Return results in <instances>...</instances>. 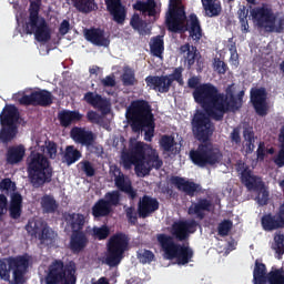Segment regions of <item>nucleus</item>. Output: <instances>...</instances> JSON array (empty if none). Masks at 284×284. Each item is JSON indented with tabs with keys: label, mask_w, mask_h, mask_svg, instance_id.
Instances as JSON below:
<instances>
[{
	"label": "nucleus",
	"mask_w": 284,
	"mask_h": 284,
	"mask_svg": "<svg viewBox=\"0 0 284 284\" xmlns=\"http://www.w3.org/2000/svg\"><path fill=\"white\" fill-rule=\"evenodd\" d=\"M191 128L194 139L202 142L189 153L192 163L201 169L219 165L223 160V154L212 142H207L215 131V125L210 114L197 110L191 120Z\"/></svg>",
	"instance_id": "nucleus-1"
},
{
	"label": "nucleus",
	"mask_w": 284,
	"mask_h": 284,
	"mask_svg": "<svg viewBox=\"0 0 284 284\" xmlns=\"http://www.w3.org/2000/svg\"><path fill=\"white\" fill-rule=\"evenodd\" d=\"M200 223L194 220H179L171 224V235L159 233L158 242L169 260H176L179 265H185L191 262L194 256L193 250L186 246L176 244L175 241L184 242L197 231Z\"/></svg>",
	"instance_id": "nucleus-2"
},
{
	"label": "nucleus",
	"mask_w": 284,
	"mask_h": 284,
	"mask_svg": "<svg viewBox=\"0 0 284 284\" xmlns=\"http://www.w3.org/2000/svg\"><path fill=\"white\" fill-rule=\"evenodd\" d=\"M121 161L125 170L134 165L138 176L149 175L153 169L160 170L163 165L158 151L142 141L131 143L129 150L122 152Z\"/></svg>",
	"instance_id": "nucleus-3"
},
{
	"label": "nucleus",
	"mask_w": 284,
	"mask_h": 284,
	"mask_svg": "<svg viewBox=\"0 0 284 284\" xmlns=\"http://www.w3.org/2000/svg\"><path fill=\"white\" fill-rule=\"evenodd\" d=\"M180 0H169V12H166V30L183 34L186 31L194 41L203 38V29L196 14L191 13L187 18L184 4H178Z\"/></svg>",
	"instance_id": "nucleus-4"
},
{
	"label": "nucleus",
	"mask_w": 284,
	"mask_h": 284,
	"mask_svg": "<svg viewBox=\"0 0 284 284\" xmlns=\"http://www.w3.org/2000/svg\"><path fill=\"white\" fill-rule=\"evenodd\" d=\"M125 118L133 133L144 132V141L152 142L155 132V118L150 102L138 99L126 109Z\"/></svg>",
	"instance_id": "nucleus-5"
},
{
	"label": "nucleus",
	"mask_w": 284,
	"mask_h": 284,
	"mask_svg": "<svg viewBox=\"0 0 284 284\" xmlns=\"http://www.w3.org/2000/svg\"><path fill=\"white\" fill-rule=\"evenodd\" d=\"M26 164L28 179L32 187H43L52 182L54 169L45 154L31 151L27 156Z\"/></svg>",
	"instance_id": "nucleus-6"
},
{
	"label": "nucleus",
	"mask_w": 284,
	"mask_h": 284,
	"mask_svg": "<svg viewBox=\"0 0 284 284\" xmlns=\"http://www.w3.org/2000/svg\"><path fill=\"white\" fill-rule=\"evenodd\" d=\"M236 171L241 174V182L246 186V190L253 191L256 195V201L260 207L268 205L270 191L262 178L254 175L251 168L245 162H239Z\"/></svg>",
	"instance_id": "nucleus-7"
},
{
	"label": "nucleus",
	"mask_w": 284,
	"mask_h": 284,
	"mask_svg": "<svg viewBox=\"0 0 284 284\" xmlns=\"http://www.w3.org/2000/svg\"><path fill=\"white\" fill-rule=\"evenodd\" d=\"M223 93L212 82L199 84L197 89L192 92V97L196 103L214 120L215 113L222 109Z\"/></svg>",
	"instance_id": "nucleus-8"
},
{
	"label": "nucleus",
	"mask_w": 284,
	"mask_h": 284,
	"mask_svg": "<svg viewBox=\"0 0 284 284\" xmlns=\"http://www.w3.org/2000/svg\"><path fill=\"white\" fill-rule=\"evenodd\" d=\"M8 264L4 260H0V278L7 283L24 284L27 283L26 275L30 267V256L28 254L9 257ZM12 272L13 281L11 282L10 273Z\"/></svg>",
	"instance_id": "nucleus-9"
},
{
	"label": "nucleus",
	"mask_w": 284,
	"mask_h": 284,
	"mask_svg": "<svg viewBox=\"0 0 284 284\" xmlns=\"http://www.w3.org/2000/svg\"><path fill=\"white\" fill-rule=\"evenodd\" d=\"M77 267L74 262L64 264L61 260H54L49 266L44 276L45 284H75Z\"/></svg>",
	"instance_id": "nucleus-10"
},
{
	"label": "nucleus",
	"mask_w": 284,
	"mask_h": 284,
	"mask_svg": "<svg viewBox=\"0 0 284 284\" xmlns=\"http://www.w3.org/2000/svg\"><path fill=\"white\" fill-rule=\"evenodd\" d=\"M129 247L130 237L126 233L118 232L113 234L108 241L105 264L110 267L119 266Z\"/></svg>",
	"instance_id": "nucleus-11"
},
{
	"label": "nucleus",
	"mask_w": 284,
	"mask_h": 284,
	"mask_svg": "<svg viewBox=\"0 0 284 284\" xmlns=\"http://www.w3.org/2000/svg\"><path fill=\"white\" fill-rule=\"evenodd\" d=\"M183 67L174 68L173 72L165 75H148L145 83L150 90H154L160 93H169L174 81L180 85L184 84Z\"/></svg>",
	"instance_id": "nucleus-12"
},
{
	"label": "nucleus",
	"mask_w": 284,
	"mask_h": 284,
	"mask_svg": "<svg viewBox=\"0 0 284 284\" xmlns=\"http://www.w3.org/2000/svg\"><path fill=\"white\" fill-rule=\"evenodd\" d=\"M253 284H284L283 268H275L267 273L265 264L255 261L253 270Z\"/></svg>",
	"instance_id": "nucleus-13"
},
{
	"label": "nucleus",
	"mask_w": 284,
	"mask_h": 284,
	"mask_svg": "<svg viewBox=\"0 0 284 284\" xmlns=\"http://www.w3.org/2000/svg\"><path fill=\"white\" fill-rule=\"evenodd\" d=\"M251 16L258 28L264 29L266 32H274V23H276L277 18L273 9L257 7L256 9H252Z\"/></svg>",
	"instance_id": "nucleus-14"
},
{
	"label": "nucleus",
	"mask_w": 284,
	"mask_h": 284,
	"mask_svg": "<svg viewBox=\"0 0 284 284\" xmlns=\"http://www.w3.org/2000/svg\"><path fill=\"white\" fill-rule=\"evenodd\" d=\"M54 97L47 90L33 91L29 95H22L18 102L22 105L50 106Z\"/></svg>",
	"instance_id": "nucleus-15"
},
{
	"label": "nucleus",
	"mask_w": 284,
	"mask_h": 284,
	"mask_svg": "<svg viewBox=\"0 0 284 284\" xmlns=\"http://www.w3.org/2000/svg\"><path fill=\"white\" fill-rule=\"evenodd\" d=\"M24 30L28 34L34 33V38L39 43H48L52 39V30L44 18H40L34 27L26 24Z\"/></svg>",
	"instance_id": "nucleus-16"
},
{
	"label": "nucleus",
	"mask_w": 284,
	"mask_h": 284,
	"mask_svg": "<svg viewBox=\"0 0 284 284\" xmlns=\"http://www.w3.org/2000/svg\"><path fill=\"white\" fill-rule=\"evenodd\" d=\"M214 209L211 200L206 197H199L195 202H191L187 209V215L194 216L199 221H204L209 213Z\"/></svg>",
	"instance_id": "nucleus-17"
},
{
	"label": "nucleus",
	"mask_w": 284,
	"mask_h": 284,
	"mask_svg": "<svg viewBox=\"0 0 284 284\" xmlns=\"http://www.w3.org/2000/svg\"><path fill=\"white\" fill-rule=\"evenodd\" d=\"M251 103L255 113L265 116L268 113L267 93L264 88L251 90Z\"/></svg>",
	"instance_id": "nucleus-18"
},
{
	"label": "nucleus",
	"mask_w": 284,
	"mask_h": 284,
	"mask_svg": "<svg viewBox=\"0 0 284 284\" xmlns=\"http://www.w3.org/2000/svg\"><path fill=\"white\" fill-rule=\"evenodd\" d=\"M160 209L158 199L150 195H143L138 203V215L140 219H148Z\"/></svg>",
	"instance_id": "nucleus-19"
},
{
	"label": "nucleus",
	"mask_w": 284,
	"mask_h": 284,
	"mask_svg": "<svg viewBox=\"0 0 284 284\" xmlns=\"http://www.w3.org/2000/svg\"><path fill=\"white\" fill-rule=\"evenodd\" d=\"M242 105L243 103L239 101V99L233 93H231L229 101H227V97L224 93H222V108L216 109L213 120L222 121L225 113L236 112L242 108Z\"/></svg>",
	"instance_id": "nucleus-20"
},
{
	"label": "nucleus",
	"mask_w": 284,
	"mask_h": 284,
	"mask_svg": "<svg viewBox=\"0 0 284 284\" xmlns=\"http://www.w3.org/2000/svg\"><path fill=\"white\" fill-rule=\"evenodd\" d=\"M106 11L112 16V20L118 24H124L128 11L122 0H104Z\"/></svg>",
	"instance_id": "nucleus-21"
},
{
	"label": "nucleus",
	"mask_w": 284,
	"mask_h": 284,
	"mask_svg": "<svg viewBox=\"0 0 284 284\" xmlns=\"http://www.w3.org/2000/svg\"><path fill=\"white\" fill-rule=\"evenodd\" d=\"M71 139L82 146L91 148L97 141V135L84 128L74 126L70 132Z\"/></svg>",
	"instance_id": "nucleus-22"
},
{
	"label": "nucleus",
	"mask_w": 284,
	"mask_h": 284,
	"mask_svg": "<svg viewBox=\"0 0 284 284\" xmlns=\"http://www.w3.org/2000/svg\"><path fill=\"white\" fill-rule=\"evenodd\" d=\"M171 184L191 197L195 196V193H200L202 191V186L200 184L180 176H171Z\"/></svg>",
	"instance_id": "nucleus-23"
},
{
	"label": "nucleus",
	"mask_w": 284,
	"mask_h": 284,
	"mask_svg": "<svg viewBox=\"0 0 284 284\" xmlns=\"http://www.w3.org/2000/svg\"><path fill=\"white\" fill-rule=\"evenodd\" d=\"M84 37L93 45L98 48H109L111 41L109 38H105V31L100 28H91L84 30Z\"/></svg>",
	"instance_id": "nucleus-24"
},
{
	"label": "nucleus",
	"mask_w": 284,
	"mask_h": 284,
	"mask_svg": "<svg viewBox=\"0 0 284 284\" xmlns=\"http://www.w3.org/2000/svg\"><path fill=\"white\" fill-rule=\"evenodd\" d=\"M89 245V237L84 231H77L71 233L69 248L73 254L82 253Z\"/></svg>",
	"instance_id": "nucleus-25"
},
{
	"label": "nucleus",
	"mask_w": 284,
	"mask_h": 284,
	"mask_svg": "<svg viewBox=\"0 0 284 284\" xmlns=\"http://www.w3.org/2000/svg\"><path fill=\"white\" fill-rule=\"evenodd\" d=\"M261 227L264 232H274L284 229V222L275 213H265L261 216Z\"/></svg>",
	"instance_id": "nucleus-26"
},
{
	"label": "nucleus",
	"mask_w": 284,
	"mask_h": 284,
	"mask_svg": "<svg viewBox=\"0 0 284 284\" xmlns=\"http://www.w3.org/2000/svg\"><path fill=\"white\" fill-rule=\"evenodd\" d=\"M116 172L119 173V175L114 176V184L116 189L124 192L131 201H134V199H136V190L132 187V181H130L129 178H125L121 170H118Z\"/></svg>",
	"instance_id": "nucleus-27"
},
{
	"label": "nucleus",
	"mask_w": 284,
	"mask_h": 284,
	"mask_svg": "<svg viewBox=\"0 0 284 284\" xmlns=\"http://www.w3.org/2000/svg\"><path fill=\"white\" fill-rule=\"evenodd\" d=\"M179 53L181 55H184V61L187 64V69L191 70L196 61L199 60V57H201L200 51L197 50V47L191 45L190 43H185L179 48Z\"/></svg>",
	"instance_id": "nucleus-28"
},
{
	"label": "nucleus",
	"mask_w": 284,
	"mask_h": 284,
	"mask_svg": "<svg viewBox=\"0 0 284 284\" xmlns=\"http://www.w3.org/2000/svg\"><path fill=\"white\" fill-rule=\"evenodd\" d=\"M83 118V114H81L79 111L73 110H62L58 113V120L63 129L70 128L73 123H79Z\"/></svg>",
	"instance_id": "nucleus-29"
},
{
	"label": "nucleus",
	"mask_w": 284,
	"mask_h": 284,
	"mask_svg": "<svg viewBox=\"0 0 284 284\" xmlns=\"http://www.w3.org/2000/svg\"><path fill=\"white\" fill-rule=\"evenodd\" d=\"M19 119L20 113L14 105H7L0 114V123L2 128H6V125H16Z\"/></svg>",
	"instance_id": "nucleus-30"
},
{
	"label": "nucleus",
	"mask_w": 284,
	"mask_h": 284,
	"mask_svg": "<svg viewBox=\"0 0 284 284\" xmlns=\"http://www.w3.org/2000/svg\"><path fill=\"white\" fill-rule=\"evenodd\" d=\"M64 220L68 226L71 227L72 233L83 232L84 225L87 223L85 216L82 213H65Z\"/></svg>",
	"instance_id": "nucleus-31"
},
{
	"label": "nucleus",
	"mask_w": 284,
	"mask_h": 284,
	"mask_svg": "<svg viewBox=\"0 0 284 284\" xmlns=\"http://www.w3.org/2000/svg\"><path fill=\"white\" fill-rule=\"evenodd\" d=\"M113 209L108 205L104 199H99L95 204L91 207V215L93 219L100 220L108 217L112 214Z\"/></svg>",
	"instance_id": "nucleus-32"
},
{
	"label": "nucleus",
	"mask_w": 284,
	"mask_h": 284,
	"mask_svg": "<svg viewBox=\"0 0 284 284\" xmlns=\"http://www.w3.org/2000/svg\"><path fill=\"white\" fill-rule=\"evenodd\" d=\"M158 4L155 0H136L133 4V10L148 14L149 17H156L158 14Z\"/></svg>",
	"instance_id": "nucleus-33"
},
{
	"label": "nucleus",
	"mask_w": 284,
	"mask_h": 284,
	"mask_svg": "<svg viewBox=\"0 0 284 284\" xmlns=\"http://www.w3.org/2000/svg\"><path fill=\"white\" fill-rule=\"evenodd\" d=\"M22 201L23 197L19 192H14L11 195V202H10V216L12 220H19L22 215Z\"/></svg>",
	"instance_id": "nucleus-34"
},
{
	"label": "nucleus",
	"mask_w": 284,
	"mask_h": 284,
	"mask_svg": "<svg viewBox=\"0 0 284 284\" xmlns=\"http://www.w3.org/2000/svg\"><path fill=\"white\" fill-rule=\"evenodd\" d=\"M26 155V148L20 145H13L8 149L7 152V162L11 165L20 163Z\"/></svg>",
	"instance_id": "nucleus-35"
},
{
	"label": "nucleus",
	"mask_w": 284,
	"mask_h": 284,
	"mask_svg": "<svg viewBox=\"0 0 284 284\" xmlns=\"http://www.w3.org/2000/svg\"><path fill=\"white\" fill-rule=\"evenodd\" d=\"M40 9H41V0H30L29 18L26 24H29L32 27L37 26L38 21L41 20Z\"/></svg>",
	"instance_id": "nucleus-36"
},
{
	"label": "nucleus",
	"mask_w": 284,
	"mask_h": 284,
	"mask_svg": "<svg viewBox=\"0 0 284 284\" xmlns=\"http://www.w3.org/2000/svg\"><path fill=\"white\" fill-rule=\"evenodd\" d=\"M83 100L91 104L93 108H98L100 110H106L109 103L105 99L102 98V95H99L93 92L85 93Z\"/></svg>",
	"instance_id": "nucleus-37"
},
{
	"label": "nucleus",
	"mask_w": 284,
	"mask_h": 284,
	"mask_svg": "<svg viewBox=\"0 0 284 284\" xmlns=\"http://www.w3.org/2000/svg\"><path fill=\"white\" fill-rule=\"evenodd\" d=\"M40 205L44 214H54L57 213V210H59L57 200H54V196L49 194H45L41 197Z\"/></svg>",
	"instance_id": "nucleus-38"
},
{
	"label": "nucleus",
	"mask_w": 284,
	"mask_h": 284,
	"mask_svg": "<svg viewBox=\"0 0 284 284\" xmlns=\"http://www.w3.org/2000/svg\"><path fill=\"white\" fill-rule=\"evenodd\" d=\"M73 7L82 13H91L98 10V4L95 0H71Z\"/></svg>",
	"instance_id": "nucleus-39"
},
{
	"label": "nucleus",
	"mask_w": 284,
	"mask_h": 284,
	"mask_svg": "<svg viewBox=\"0 0 284 284\" xmlns=\"http://www.w3.org/2000/svg\"><path fill=\"white\" fill-rule=\"evenodd\" d=\"M43 229V223L40 220L32 219L26 224V231L32 239H39Z\"/></svg>",
	"instance_id": "nucleus-40"
},
{
	"label": "nucleus",
	"mask_w": 284,
	"mask_h": 284,
	"mask_svg": "<svg viewBox=\"0 0 284 284\" xmlns=\"http://www.w3.org/2000/svg\"><path fill=\"white\" fill-rule=\"evenodd\" d=\"M82 156L80 150L74 148V145H67L63 159L68 165H72L78 162Z\"/></svg>",
	"instance_id": "nucleus-41"
},
{
	"label": "nucleus",
	"mask_w": 284,
	"mask_h": 284,
	"mask_svg": "<svg viewBox=\"0 0 284 284\" xmlns=\"http://www.w3.org/2000/svg\"><path fill=\"white\" fill-rule=\"evenodd\" d=\"M151 53L153 57L162 59L164 53V40L162 36H156L152 38V43L150 44Z\"/></svg>",
	"instance_id": "nucleus-42"
},
{
	"label": "nucleus",
	"mask_w": 284,
	"mask_h": 284,
	"mask_svg": "<svg viewBox=\"0 0 284 284\" xmlns=\"http://www.w3.org/2000/svg\"><path fill=\"white\" fill-rule=\"evenodd\" d=\"M243 138L246 141V153L252 154L255 150V133L253 128H244Z\"/></svg>",
	"instance_id": "nucleus-43"
},
{
	"label": "nucleus",
	"mask_w": 284,
	"mask_h": 284,
	"mask_svg": "<svg viewBox=\"0 0 284 284\" xmlns=\"http://www.w3.org/2000/svg\"><path fill=\"white\" fill-rule=\"evenodd\" d=\"M38 240L42 245H52L54 243V231H52L49 226H43L39 233Z\"/></svg>",
	"instance_id": "nucleus-44"
},
{
	"label": "nucleus",
	"mask_w": 284,
	"mask_h": 284,
	"mask_svg": "<svg viewBox=\"0 0 284 284\" xmlns=\"http://www.w3.org/2000/svg\"><path fill=\"white\" fill-rule=\"evenodd\" d=\"M103 201L106 205L113 210V207H118L121 203V193L120 191H111L104 194Z\"/></svg>",
	"instance_id": "nucleus-45"
},
{
	"label": "nucleus",
	"mask_w": 284,
	"mask_h": 284,
	"mask_svg": "<svg viewBox=\"0 0 284 284\" xmlns=\"http://www.w3.org/2000/svg\"><path fill=\"white\" fill-rule=\"evenodd\" d=\"M202 6L210 18L217 17L222 11L221 4L216 1H205Z\"/></svg>",
	"instance_id": "nucleus-46"
},
{
	"label": "nucleus",
	"mask_w": 284,
	"mask_h": 284,
	"mask_svg": "<svg viewBox=\"0 0 284 284\" xmlns=\"http://www.w3.org/2000/svg\"><path fill=\"white\" fill-rule=\"evenodd\" d=\"M122 83L125 87H134L138 83L136 73L131 68H125L122 74Z\"/></svg>",
	"instance_id": "nucleus-47"
},
{
	"label": "nucleus",
	"mask_w": 284,
	"mask_h": 284,
	"mask_svg": "<svg viewBox=\"0 0 284 284\" xmlns=\"http://www.w3.org/2000/svg\"><path fill=\"white\" fill-rule=\"evenodd\" d=\"M273 245L272 248L275 251V253L282 257L284 254V234L283 233H275L273 237Z\"/></svg>",
	"instance_id": "nucleus-48"
},
{
	"label": "nucleus",
	"mask_w": 284,
	"mask_h": 284,
	"mask_svg": "<svg viewBox=\"0 0 284 284\" xmlns=\"http://www.w3.org/2000/svg\"><path fill=\"white\" fill-rule=\"evenodd\" d=\"M278 140L281 142V149L278 151L277 156L274 160V163L278 166V168H283L284 166V125L281 129L280 132V136Z\"/></svg>",
	"instance_id": "nucleus-49"
},
{
	"label": "nucleus",
	"mask_w": 284,
	"mask_h": 284,
	"mask_svg": "<svg viewBox=\"0 0 284 284\" xmlns=\"http://www.w3.org/2000/svg\"><path fill=\"white\" fill-rule=\"evenodd\" d=\"M130 26L140 33H144L148 27L146 22L143 21L138 13H134L132 16L130 20Z\"/></svg>",
	"instance_id": "nucleus-50"
},
{
	"label": "nucleus",
	"mask_w": 284,
	"mask_h": 284,
	"mask_svg": "<svg viewBox=\"0 0 284 284\" xmlns=\"http://www.w3.org/2000/svg\"><path fill=\"white\" fill-rule=\"evenodd\" d=\"M17 135V126L16 124L13 125H6L1 130V139L4 143L12 141Z\"/></svg>",
	"instance_id": "nucleus-51"
},
{
	"label": "nucleus",
	"mask_w": 284,
	"mask_h": 284,
	"mask_svg": "<svg viewBox=\"0 0 284 284\" xmlns=\"http://www.w3.org/2000/svg\"><path fill=\"white\" fill-rule=\"evenodd\" d=\"M110 235V227L108 225L93 226V239L103 241Z\"/></svg>",
	"instance_id": "nucleus-52"
},
{
	"label": "nucleus",
	"mask_w": 284,
	"mask_h": 284,
	"mask_svg": "<svg viewBox=\"0 0 284 284\" xmlns=\"http://www.w3.org/2000/svg\"><path fill=\"white\" fill-rule=\"evenodd\" d=\"M136 257L142 264H150L154 261L155 255L149 250H139L136 252Z\"/></svg>",
	"instance_id": "nucleus-53"
},
{
	"label": "nucleus",
	"mask_w": 284,
	"mask_h": 284,
	"mask_svg": "<svg viewBox=\"0 0 284 284\" xmlns=\"http://www.w3.org/2000/svg\"><path fill=\"white\" fill-rule=\"evenodd\" d=\"M233 229V222L231 220H223L217 225V233L221 237H225L230 234Z\"/></svg>",
	"instance_id": "nucleus-54"
},
{
	"label": "nucleus",
	"mask_w": 284,
	"mask_h": 284,
	"mask_svg": "<svg viewBox=\"0 0 284 284\" xmlns=\"http://www.w3.org/2000/svg\"><path fill=\"white\" fill-rule=\"evenodd\" d=\"M45 145V154L50 160H55L57 159V153H58V145L57 142L47 140L44 142Z\"/></svg>",
	"instance_id": "nucleus-55"
},
{
	"label": "nucleus",
	"mask_w": 284,
	"mask_h": 284,
	"mask_svg": "<svg viewBox=\"0 0 284 284\" xmlns=\"http://www.w3.org/2000/svg\"><path fill=\"white\" fill-rule=\"evenodd\" d=\"M160 144L165 152H171L175 145V140L172 135H163L160 140Z\"/></svg>",
	"instance_id": "nucleus-56"
},
{
	"label": "nucleus",
	"mask_w": 284,
	"mask_h": 284,
	"mask_svg": "<svg viewBox=\"0 0 284 284\" xmlns=\"http://www.w3.org/2000/svg\"><path fill=\"white\" fill-rule=\"evenodd\" d=\"M81 170L85 173L87 176L93 178L97 173L92 162H89V160H83L80 162Z\"/></svg>",
	"instance_id": "nucleus-57"
},
{
	"label": "nucleus",
	"mask_w": 284,
	"mask_h": 284,
	"mask_svg": "<svg viewBox=\"0 0 284 284\" xmlns=\"http://www.w3.org/2000/svg\"><path fill=\"white\" fill-rule=\"evenodd\" d=\"M214 70L219 74L223 75V74H225L227 72L229 67H227V64L224 61H222L221 59L216 58V59H214Z\"/></svg>",
	"instance_id": "nucleus-58"
},
{
	"label": "nucleus",
	"mask_w": 284,
	"mask_h": 284,
	"mask_svg": "<svg viewBox=\"0 0 284 284\" xmlns=\"http://www.w3.org/2000/svg\"><path fill=\"white\" fill-rule=\"evenodd\" d=\"M125 216L128 219L129 224L131 225H135L138 222V215H136V211L134 210V207L129 206L125 209Z\"/></svg>",
	"instance_id": "nucleus-59"
},
{
	"label": "nucleus",
	"mask_w": 284,
	"mask_h": 284,
	"mask_svg": "<svg viewBox=\"0 0 284 284\" xmlns=\"http://www.w3.org/2000/svg\"><path fill=\"white\" fill-rule=\"evenodd\" d=\"M230 52H231L230 62L232 63V65L239 67L240 61H239V53H237L235 43L231 45Z\"/></svg>",
	"instance_id": "nucleus-60"
},
{
	"label": "nucleus",
	"mask_w": 284,
	"mask_h": 284,
	"mask_svg": "<svg viewBox=\"0 0 284 284\" xmlns=\"http://www.w3.org/2000/svg\"><path fill=\"white\" fill-rule=\"evenodd\" d=\"M101 85L104 88H113L116 85V80L114 75H106L105 78L100 80Z\"/></svg>",
	"instance_id": "nucleus-61"
},
{
	"label": "nucleus",
	"mask_w": 284,
	"mask_h": 284,
	"mask_svg": "<svg viewBox=\"0 0 284 284\" xmlns=\"http://www.w3.org/2000/svg\"><path fill=\"white\" fill-rule=\"evenodd\" d=\"M87 118L90 121V123H100V115L95 111H89Z\"/></svg>",
	"instance_id": "nucleus-62"
},
{
	"label": "nucleus",
	"mask_w": 284,
	"mask_h": 284,
	"mask_svg": "<svg viewBox=\"0 0 284 284\" xmlns=\"http://www.w3.org/2000/svg\"><path fill=\"white\" fill-rule=\"evenodd\" d=\"M273 32L283 33L284 32V18L278 19L277 26L273 23Z\"/></svg>",
	"instance_id": "nucleus-63"
},
{
	"label": "nucleus",
	"mask_w": 284,
	"mask_h": 284,
	"mask_svg": "<svg viewBox=\"0 0 284 284\" xmlns=\"http://www.w3.org/2000/svg\"><path fill=\"white\" fill-rule=\"evenodd\" d=\"M70 30V23L68 20H63L59 27V32L61 36H65Z\"/></svg>",
	"instance_id": "nucleus-64"
}]
</instances>
